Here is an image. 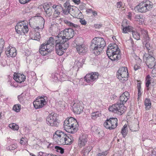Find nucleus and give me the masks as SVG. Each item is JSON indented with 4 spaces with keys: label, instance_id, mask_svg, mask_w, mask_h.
Instances as JSON below:
<instances>
[{
    "label": "nucleus",
    "instance_id": "423d86ee",
    "mask_svg": "<svg viewBox=\"0 0 156 156\" xmlns=\"http://www.w3.org/2000/svg\"><path fill=\"white\" fill-rule=\"evenodd\" d=\"M59 38L58 35L57 36L51 37H49L48 40L46 42L51 45L53 44V45L54 46L55 41L56 52L58 55H61L63 54L65 51L64 49L63 48L62 42H60V41H59V42H58L59 41H57L59 40Z\"/></svg>",
    "mask_w": 156,
    "mask_h": 156
},
{
    "label": "nucleus",
    "instance_id": "13d9d810",
    "mask_svg": "<svg viewBox=\"0 0 156 156\" xmlns=\"http://www.w3.org/2000/svg\"><path fill=\"white\" fill-rule=\"evenodd\" d=\"M102 24H95L94 27L96 28H99L102 26Z\"/></svg>",
    "mask_w": 156,
    "mask_h": 156
},
{
    "label": "nucleus",
    "instance_id": "a211bd4d",
    "mask_svg": "<svg viewBox=\"0 0 156 156\" xmlns=\"http://www.w3.org/2000/svg\"><path fill=\"white\" fill-rule=\"evenodd\" d=\"M46 103L45 99L42 97L36 99V100L33 102L34 106L36 109L43 107Z\"/></svg>",
    "mask_w": 156,
    "mask_h": 156
},
{
    "label": "nucleus",
    "instance_id": "864d4df0",
    "mask_svg": "<svg viewBox=\"0 0 156 156\" xmlns=\"http://www.w3.org/2000/svg\"><path fill=\"white\" fill-rule=\"evenodd\" d=\"M140 64H136L134 67V69L136 71L140 68Z\"/></svg>",
    "mask_w": 156,
    "mask_h": 156
},
{
    "label": "nucleus",
    "instance_id": "a18cd8bd",
    "mask_svg": "<svg viewBox=\"0 0 156 156\" xmlns=\"http://www.w3.org/2000/svg\"><path fill=\"white\" fill-rule=\"evenodd\" d=\"M17 147L16 144H13L10 145L8 148L10 150H13L16 149Z\"/></svg>",
    "mask_w": 156,
    "mask_h": 156
},
{
    "label": "nucleus",
    "instance_id": "6e6d98bb",
    "mask_svg": "<svg viewBox=\"0 0 156 156\" xmlns=\"http://www.w3.org/2000/svg\"><path fill=\"white\" fill-rule=\"evenodd\" d=\"M133 14L132 13L129 12L128 15H127V18L128 19H129L131 20L132 19V16Z\"/></svg>",
    "mask_w": 156,
    "mask_h": 156
},
{
    "label": "nucleus",
    "instance_id": "37998d69",
    "mask_svg": "<svg viewBox=\"0 0 156 156\" xmlns=\"http://www.w3.org/2000/svg\"><path fill=\"white\" fill-rule=\"evenodd\" d=\"M108 151H105L97 154L96 156H106L108 154Z\"/></svg>",
    "mask_w": 156,
    "mask_h": 156
},
{
    "label": "nucleus",
    "instance_id": "f8f14e48",
    "mask_svg": "<svg viewBox=\"0 0 156 156\" xmlns=\"http://www.w3.org/2000/svg\"><path fill=\"white\" fill-rule=\"evenodd\" d=\"M63 15L65 16L68 19H71L72 15L70 13L71 10H74L73 8V6L71 5L69 1H66L63 5Z\"/></svg>",
    "mask_w": 156,
    "mask_h": 156
},
{
    "label": "nucleus",
    "instance_id": "39448f33",
    "mask_svg": "<svg viewBox=\"0 0 156 156\" xmlns=\"http://www.w3.org/2000/svg\"><path fill=\"white\" fill-rule=\"evenodd\" d=\"M120 50L116 44H110L107 50V54L109 58L112 61L119 59L121 56Z\"/></svg>",
    "mask_w": 156,
    "mask_h": 156
},
{
    "label": "nucleus",
    "instance_id": "7c9ffc66",
    "mask_svg": "<svg viewBox=\"0 0 156 156\" xmlns=\"http://www.w3.org/2000/svg\"><path fill=\"white\" fill-rule=\"evenodd\" d=\"M127 125H125L122 128L121 133L123 137H125L127 134Z\"/></svg>",
    "mask_w": 156,
    "mask_h": 156
},
{
    "label": "nucleus",
    "instance_id": "bb28decb",
    "mask_svg": "<svg viewBox=\"0 0 156 156\" xmlns=\"http://www.w3.org/2000/svg\"><path fill=\"white\" fill-rule=\"evenodd\" d=\"M92 148V147L90 146L85 147L82 151V153L83 154V155L86 156L88 155Z\"/></svg>",
    "mask_w": 156,
    "mask_h": 156
},
{
    "label": "nucleus",
    "instance_id": "e433bc0d",
    "mask_svg": "<svg viewBox=\"0 0 156 156\" xmlns=\"http://www.w3.org/2000/svg\"><path fill=\"white\" fill-rule=\"evenodd\" d=\"M141 32L144 39L149 40V38L147 35V31L146 30H144L141 31Z\"/></svg>",
    "mask_w": 156,
    "mask_h": 156
},
{
    "label": "nucleus",
    "instance_id": "7ed1b4c3",
    "mask_svg": "<svg viewBox=\"0 0 156 156\" xmlns=\"http://www.w3.org/2000/svg\"><path fill=\"white\" fill-rule=\"evenodd\" d=\"M105 45V42L103 38L96 37L92 41L90 48L95 54L98 55L102 51Z\"/></svg>",
    "mask_w": 156,
    "mask_h": 156
},
{
    "label": "nucleus",
    "instance_id": "dca6fc26",
    "mask_svg": "<svg viewBox=\"0 0 156 156\" xmlns=\"http://www.w3.org/2000/svg\"><path fill=\"white\" fill-rule=\"evenodd\" d=\"M42 23L43 24L42 26H41L40 27H36L34 30L32 31L30 34V36L31 37V39L33 40L39 41L41 38V36L40 33L38 31H37V30L39 29H43L44 27V21L42 20Z\"/></svg>",
    "mask_w": 156,
    "mask_h": 156
},
{
    "label": "nucleus",
    "instance_id": "0e129e2a",
    "mask_svg": "<svg viewBox=\"0 0 156 156\" xmlns=\"http://www.w3.org/2000/svg\"><path fill=\"white\" fill-rule=\"evenodd\" d=\"M150 81L148 80L146 83L145 85L147 87H149L150 84Z\"/></svg>",
    "mask_w": 156,
    "mask_h": 156
},
{
    "label": "nucleus",
    "instance_id": "5701e85b",
    "mask_svg": "<svg viewBox=\"0 0 156 156\" xmlns=\"http://www.w3.org/2000/svg\"><path fill=\"white\" fill-rule=\"evenodd\" d=\"M76 49L79 54L83 55L87 52V48L84 44L79 45L76 44Z\"/></svg>",
    "mask_w": 156,
    "mask_h": 156
},
{
    "label": "nucleus",
    "instance_id": "ea45409f",
    "mask_svg": "<svg viewBox=\"0 0 156 156\" xmlns=\"http://www.w3.org/2000/svg\"><path fill=\"white\" fill-rule=\"evenodd\" d=\"M64 22L67 25L70 26V27H77V25L76 24H75L72 23L70 22L68 20H64Z\"/></svg>",
    "mask_w": 156,
    "mask_h": 156
},
{
    "label": "nucleus",
    "instance_id": "4c0bfd02",
    "mask_svg": "<svg viewBox=\"0 0 156 156\" xmlns=\"http://www.w3.org/2000/svg\"><path fill=\"white\" fill-rule=\"evenodd\" d=\"M9 127L13 130H17L19 129V126L15 123H12L9 124Z\"/></svg>",
    "mask_w": 156,
    "mask_h": 156
},
{
    "label": "nucleus",
    "instance_id": "c03bdc74",
    "mask_svg": "<svg viewBox=\"0 0 156 156\" xmlns=\"http://www.w3.org/2000/svg\"><path fill=\"white\" fill-rule=\"evenodd\" d=\"M27 139L26 138L22 137L20 140V144H21L24 145L27 143Z\"/></svg>",
    "mask_w": 156,
    "mask_h": 156
},
{
    "label": "nucleus",
    "instance_id": "49530a36",
    "mask_svg": "<svg viewBox=\"0 0 156 156\" xmlns=\"http://www.w3.org/2000/svg\"><path fill=\"white\" fill-rule=\"evenodd\" d=\"M46 13L48 16L51 15L52 13V11L51 8H48L46 11H45Z\"/></svg>",
    "mask_w": 156,
    "mask_h": 156
},
{
    "label": "nucleus",
    "instance_id": "c9c22d12",
    "mask_svg": "<svg viewBox=\"0 0 156 156\" xmlns=\"http://www.w3.org/2000/svg\"><path fill=\"white\" fill-rule=\"evenodd\" d=\"M54 148L57 152H59L61 154H62L64 153V149L60 147L59 146H55Z\"/></svg>",
    "mask_w": 156,
    "mask_h": 156
},
{
    "label": "nucleus",
    "instance_id": "c756f323",
    "mask_svg": "<svg viewBox=\"0 0 156 156\" xmlns=\"http://www.w3.org/2000/svg\"><path fill=\"white\" fill-rule=\"evenodd\" d=\"M101 116V114L100 112L96 111L91 113V117L93 119H95L98 117Z\"/></svg>",
    "mask_w": 156,
    "mask_h": 156
},
{
    "label": "nucleus",
    "instance_id": "e2e57ef3",
    "mask_svg": "<svg viewBox=\"0 0 156 156\" xmlns=\"http://www.w3.org/2000/svg\"><path fill=\"white\" fill-rule=\"evenodd\" d=\"M19 1L20 2L21 4H24L27 3V2H26V1H25V0H19Z\"/></svg>",
    "mask_w": 156,
    "mask_h": 156
},
{
    "label": "nucleus",
    "instance_id": "680f3d73",
    "mask_svg": "<svg viewBox=\"0 0 156 156\" xmlns=\"http://www.w3.org/2000/svg\"><path fill=\"white\" fill-rule=\"evenodd\" d=\"M80 21L82 25H85L87 23V22L85 21V20H80Z\"/></svg>",
    "mask_w": 156,
    "mask_h": 156
},
{
    "label": "nucleus",
    "instance_id": "58836bf2",
    "mask_svg": "<svg viewBox=\"0 0 156 156\" xmlns=\"http://www.w3.org/2000/svg\"><path fill=\"white\" fill-rule=\"evenodd\" d=\"M67 135L65 133V136L64 137H62L61 139H60L59 140H58V141H57V143L59 144H63L64 142V140L65 139Z\"/></svg>",
    "mask_w": 156,
    "mask_h": 156
},
{
    "label": "nucleus",
    "instance_id": "473e14b6",
    "mask_svg": "<svg viewBox=\"0 0 156 156\" xmlns=\"http://www.w3.org/2000/svg\"><path fill=\"white\" fill-rule=\"evenodd\" d=\"M132 33L133 37L135 39L137 40L140 39V35L139 33L134 30Z\"/></svg>",
    "mask_w": 156,
    "mask_h": 156
},
{
    "label": "nucleus",
    "instance_id": "69168bd1",
    "mask_svg": "<svg viewBox=\"0 0 156 156\" xmlns=\"http://www.w3.org/2000/svg\"><path fill=\"white\" fill-rule=\"evenodd\" d=\"M138 97H140L141 94V92L140 91V89L138 90Z\"/></svg>",
    "mask_w": 156,
    "mask_h": 156
},
{
    "label": "nucleus",
    "instance_id": "cd10ccee",
    "mask_svg": "<svg viewBox=\"0 0 156 156\" xmlns=\"http://www.w3.org/2000/svg\"><path fill=\"white\" fill-rule=\"evenodd\" d=\"M133 28L131 26L128 25L127 26L122 28V32L124 33H127L128 32L133 31Z\"/></svg>",
    "mask_w": 156,
    "mask_h": 156
},
{
    "label": "nucleus",
    "instance_id": "ddd939ff",
    "mask_svg": "<svg viewBox=\"0 0 156 156\" xmlns=\"http://www.w3.org/2000/svg\"><path fill=\"white\" fill-rule=\"evenodd\" d=\"M143 59L146 61V64L148 68L152 69L156 65V61L153 56L147 54L143 56Z\"/></svg>",
    "mask_w": 156,
    "mask_h": 156
},
{
    "label": "nucleus",
    "instance_id": "0eeeda50",
    "mask_svg": "<svg viewBox=\"0 0 156 156\" xmlns=\"http://www.w3.org/2000/svg\"><path fill=\"white\" fill-rule=\"evenodd\" d=\"M153 7L152 2L148 0H144L140 2L135 9L140 12H145L150 10Z\"/></svg>",
    "mask_w": 156,
    "mask_h": 156
},
{
    "label": "nucleus",
    "instance_id": "f03ea898",
    "mask_svg": "<svg viewBox=\"0 0 156 156\" xmlns=\"http://www.w3.org/2000/svg\"><path fill=\"white\" fill-rule=\"evenodd\" d=\"M74 34V31L73 29L69 28L61 31L58 34L59 38V40L57 41H60L62 42L63 48L64 49L65 51L69 46V43L67 41L73 37Z\"/></svg>",
    "mask_w": 156,
    "mask_h": 156
},
{
    "label": "nucleus",
    "instance_id": "c85d7f7f",
    "mask_svg": "<svg viewBox=\"0 0 156 156\" xmlns=\"http://www.w3.org/2000/svg\"><path fill=\"white\" fill-rule=\"evenodd\" d=\"M144 104L145 106L146 110H149L151 108V102L150 99L146 98L144 101Z\"/></svg>",
    "mask_w": 156,
    "mask_h": 156
},
{
    "label": "nucleus",
    "instance_id": "09e8293b",
    "mask_svg": "<svg viewBox=\"0 0 156 156\" xmlns=\"http://www.w3.org/2000/svg\"><path fill=\"white\" fill-rule=\"evenodd\" d=\"M4 42L3 39L1 38L0 39V49L2 50L4 46Z\"/></svg>",
    "mask_w": 156,
    "mask_h": 156
},
{
    "label": "nucleus",
    "instance_id": "6e6552de",
    "mask_svg": "<svg viewBox=\"0 0 156 156\" xmlns=\"http://www.w3.org/2000/svg\"><path fill=\"white\" fill-rule=\"evenodd\" d=\"M28 24V22L27 20H23L19 22L15 27L16 31L20 34L23 33L24 34L27 33L29 30Z\"/></svg>",
    "mask_w": 156,
    "mask_h": 156
},
{
    "label": "nucleus",
    "instance_id": "20e7f679",
    "mask_svg": "<svg viewBox=\"0 0 156 156\" xmlns=\"http://www.w3.org/2000/svg\"><path fill=\"white\" fill-rule=\"evenodd\" d=\"M79 125L76 120L73 117L67 118L64 121V127L69 133H74L78 129Z\"/></svg>",
    "mask_w": 156,
    "mask_h": 156
},
{
    "label": "nucleus",
    "instance_id": "f3484780",
    "mask_svg": "<svg viewBox=\"0 0 156 156\" xmlns=\"http://www.w3.org/2000/svg\"><path fill=\"white\" fill-rule=\"evenodd\" d=\"M88 141L87 135L85 134H82L80 135L78 141V146L80 147H82L85 146Z\"/></svg>",
    "mask_w": 156,
    "mask_h": 156
},
{
    "label": "nucleus",
    "instance_id": "412c9836",
    "mask_svg": "<svg viewBox=\"0 0 156 156\" xmlns=\"http://www.w3.org/2000/svg\"><path fill=\"white\" fill-rule=\"evenodd\" d=\"M13 79L17 82L21 83L26 79V76L23 74L14 73Z\"/></svg>",
    "mask_w": 156,
    "mask_h": 156
},
{
    "label": "nucleus",
    "instance_id": "1a4fd4ad",
    "mask_svg": "<svg viewBox=\"0 0 156 156\" xmlns=\"http://www.w3.org/2000/svg\"><path fill=\"white\" fill-rule=\"evenodd\" d=\"M46 42L41 44L39 48V52L42 55H45L51 52L53 50L54 46Z\"/></svg>",
    "mask_w": 156,
    "mask_h": 156
},
{
    "label": "nucleus",
    "instance_id": "9b49d317",
    "mask_svg": "<svg viewBox=\"0 0 156 156\" xmlns=\"http://www.w3.org/2000/svg\"><path fill=\"white\" fill-rule=\"evenodd\" d=\"M117 119L116 118H111L107 119L104 122L103 125L105 128L109 130L115 129L117 126Z\"/></svg>",
    "mask_w": 156,
    "mask_h": 156
},
{
    "label": "nucleus",
    "instance_id": "f704fd0d",
    "mask_svg": "<svg viewBox=\"0 0 156 156\" xmlns=\"http://www.w3.org/2000/svg\"><path fill=\"white\" fill-rule=\"evenodd\" d=\"M12 109L16 112H19L21 109V105L19 104L14 105Z\"/></svg>",
    "mask_w": 156,
    "mask_h": 156
},
{
    "label": "nucleus",
    "instance_id": "f257e3e1",
    "mask_svg": "<svg viewBox=\"0 0 156 156\" xmlns=\"http://www.w3.org/2000/svg\"><path fill=\"white\" fill-rule=\"evenodd\" d=\"M130 98L129 93L124 92L119 97V101L117 103L110 106L108 110L110 112L116 113L119 115H122L126 110V108L124 105Z\"/></svg>",
    "mask_w": 156,
    "mask_h": 156
},
{
    "label": "nucleus",
    "instance_id": "4468645a",
    "mask_svg": "<svg viewBox=\"0 0 156 156\" xmlns=\"http://www.w3.org/2000/svg\"><path fill=\"white\" fill-rule=\"evenodd\" d=\"M98 73L96 72L87 74L84 77L85 80L90 85L92 86L98 78Z\"/></svg>",
    "mask_w": 156,
    "mask_h": 156
},
{
    "label": "nucleus",
    "instance_id": "79ce46f5",
    "mask_svg": "<svg viewBox=\"0 0 156 156\" xmlns=\"http://www.w3.org/2000/svg\"><path fill=\"white\" fill-rule=\"evenodd\" d=\"M129 22L128 20H123L122 24V27L123 28L129 25Z\"/></svg>",
    "mask_w": 156,
    "mask_h": 156
},
{
    "label": "nucleus",
    "instance_id": "603ef678",
    "mask_svg": "<svg viewBox=\"0 0 156 156\" xmlns=\"http://www.w3.org/2000/svg\"><path fill=\"white\" fill-rule=\"evenodd\" d=\"M39 15H40V14H39ZM31 18L32 19H34L44 20V18L43 17H42L41 16L39 15L34 16V17H32Z\"/></svg>",
    "mask_w": 156,
    "mask_h": 156
},
{
    "label": "nucleus",
    "instance_id": "5fc2aeb1",
    "mask_svg": "<svg viewBox=\"0 0 156 156\" xmlns=\"http://www.w3.org/2000/svg\"><path fill=\"white\" fill-rule=\"evenodd\" d=\"M47 154L44 152H39L38 156H46Z\"/></svg>",
    "mask_w": 156,
    "mask_h": 156
},
{
    "label": "nucleus",
    "instance_id": "338daca9",
    "mask_svg": "<svg viewBox=\"0 0 156 156\" xmlns=\"http://www.w3.org/2000/svg\"><path fill=\"white\" fill-rule=\"evenodd\" d=\"M93 10H92V9H87L86 11L87 12H89V13H92V12H93Z\"/></svg>",
    "mask_w": 156,
    "mask_h": 156
},
{
    "label": "nucleus",
    "instance_id": "a878e982",
    "mask_svg": "<svg viewBox=\"0 0 156 156\" xmlns=\"http://www.w3.org/2000/svg\"><path fill=\"white\" fill-rule=\"evenodd\" d=\"M72 64L73 65L72 68L77 70H78L80 67H81L82 64V63L79 62V60L77 59L76 60L74 63L72 62Z\"/></svg>",
    "mask_w": 156,
    "mask_h": 156
},
{
    "label": "nucleus",
    "instance_id": "aec40b11",
    "mask_svg": "<svg viewBox=\"0 0 156 156\" xmlns=\"http://www.w3.org/2000/svg\"><path fill=\"white\" fill-rule=\"evenodd\" d=\"M6 55L8 57H15L16 55V50L14 47H8L5 51Z\"/></svg>",
    "mask_w": 156,
    "mask_h": 156
},
{
    "label": "nucleus",
    "instance_id": "9d476101",
    "mask_svg": "<svg viewBox=\"0 0 156 156\" xmlns=\"http://www.w3.org/2000/svg\"><path fill=\"white\" fill-rule=\"evenodd\" d=\"M47 124L51 126H57L59 125L58 122V115L55 113H52L49 115L46 119Z\"/></svg>",
    "mask_w": 156,
    "mask_h": 156
},
{
    "label": "nucleus",
    "instance_id": "bf43d9fd",
    "mask_svg": "<svg viewBox=\"0 0 156 156\" xmlns=\"http://www.w3.org/2000/svg\"><path fill=\"white\" fill-rule=\"evenodd\" d=\"M73 2L76 4L79 5L80 3V0H72Z\"/></svg>",
    "mask_w": 156,
    "mask_h": 156
},
{
    "label": "nucleus",
    "instance_id": "b1692460",
    "mask_svg": "<svg viewBox=\"0 0 156 156\" xmlns=\"http://www.w3.org/2000/svg\"><path fill=\"white\" fill-rule=\"evenodd\" d=\"M126 43L128 44V45L132 47V50L134 54H135L137 49L136 50V48H138V47H136V45H135L133 43V40L131 39H130L126 41Z\"/></svg>",
    "mask_w": 156,
    "mask_h": 156
},
{
    "label": "nucleus",
    "instance_id": "393cba45",
    "mask_svg": "<svg viewBox=\"0 0 156 156\" xmlns=\"http://www.w3.org/2000/svg\"><path fill=\"white\" fill-rule=\"evenodd\" d=\"M73 140V139L71 135L68 136L67 135L65 137L64 144H63L70 145L72 143Z\"/></svg>",
    "mask_w": 156,
    "mask_h": 156
},
{
    "label": "nucleus",
    "instance_id": "a19ab883",
    "mask_svg": "<svg viewBox=\"0 0 156 156\" xmlns=\"http://www.w3.org/2000/svg\"><path fill=\"white\" fill-rule=\"evenodd\" d=\"M146 41V43L145 44V46L147 48V50L149 51L151 48L152 47L150 45V44L149 43V40H145Z\"/></svg>",
    "mask_w": 156,
    "mask_h": 156
},
{
    "label": "nucleus",
    "instance_id": "2f4dec72",
    "mask_svg": "<svg viewBox=\"0 0 156 156\" xmlns=\"http://www.w3.org/2000/svg\"><path fill=\"white\" fill-rule=\"evenodd\" d=\"M19 101L20 103L23 104L25 101V95L23 93L21 95L18 97Z\"/></svg>",
    "mask_w": 156,
    "mask_h": 156
},
{
    "label": "nucleus",
    "instance_id": "de8ad7c7",
    "mask_svg": "<svg viewBox=\"0 0 156 156\" xmlns=\"http://www.w3.org/2000/svg\"><path fill=\"white\" fill-rule=\"evenodd\" d=\"M52 8L55 9V11L56 10V9H60V10H62V7L61 6L56 5H54L52 6Z\"/></svg>",
    "mask_w": 156,
    "mask_h": 156
},
{
    "label": "nucleus",
    "instance_id": "8fccbe9b",
    "mask_svg": "<svg viewBox=\"0 0 156 156\" xmlns=\"http://www.w3.org/2000/svg\"><path fill=\"white\" fill-rule=\"evenodd\" d=\"M63 8L62 7V9L61 10L60 9H56V10L55 11V13H56L57 14L59 15L60 14V13L61 12V14L63 15Z\"/></svg>",
    "mask_w": 156,
    "mask_h": 156
},
{
    "label": "nucleus",
    "instance_id": "4d7b16f0",
    "mask_svg": "<svg viewBox=\"0 0 156 156\" xmlns=\"http://www.w3.org/2000/svg\"><path fill=\"white\" fill-rule=\"evenodd\" d=\"M122 2H118L116 3V7L117 8H120L122 5Z\"/></svg>",
    "mask_w": 156,
    "mask_h": 156
},
{
    "label": "nucleus",
    "instance_id": "72a5a7b5",
    "mask_svg": "<svg viewBox=\"0 0 156 156\" xmlns=\"http://www.w3.org/2000/svg\"><path fill=\"white\" fill-rule=\"evenodd\" d=\"M61 80L62 81L69 80H70L69 81L71 82V83L72 84L73 83L71 81L73 80L72 79H70V78L67 76L65 74H63L62 75Z\"/></svg>",
    "mask_w": 156,
    "mask_h": 156
},
{
    "label": "nucleus",
    "instance_id": "052dcab7",
    "mask_svg": "<svg viewBox=\"0 0 156 156\" xmlns=\"http://www.w3.org/2000/svg\"><path fill=\"white\" fill-rule=\"evenodd\" d=\"M43 8H44L45 11H46L48 8H49L50 7L48 5H43Z\"/></svg>",
    "mask_w": 156,
    "mask_h": 156
},
{
    "label": "nucleus",
    "instance_id": "2eb2a0df",
    "mask_svg": "<svg viewBox=\"0 0 156 156\" xmlns=\"http://www.w3.org/2000/svg\"><path fill=\"white\" fill-rule=\"evenodd\" d=\"M128 76L127 69L126 67H122L118 71L117 76L118 79L122 81L126 80Z\"/></svg>",
    "mask_w": 156,
    "mask_h": 156
},
{
    "label": "nucleus",
    "instance_id": "6ab92c4d",
    "mask_svg": "<svg viewBox=\"0 0 156 156\" xmlns=\"http://www.w3.org/2000/svg\"><path fill=\"white\" fill-rule=\"evenodd\" d=\"M72 108L74 113L79 114L82 112L83 108L82 103L78 102L74 104Z\"/></svg>",
    "mask_w": 156,
    "mask_h": 156
},
{
    "label": "nucleus",
    "instance_id": "3c124183",
    "mask_svg": "<svg viewBox=\"0 0 156 156\" xmlns=\"http://www.w3.org/2000/svg\"><path fill=\"white\" fill-rule=\"evenodd\" d=\"M135 18L136 19L140 20V19H143V16L142 15L140 14H137L135 16Z\"/></svg>",
    "mask_w": 156,
    "mask_h": 156
},
{
    "label": "nucleus",
    "instance_id": "774afa93",
    "mask_svg": "<svg viewBox=\"0 0 156 156\" xmlns=\"http://www.w3.org/2000/svg\"><path fill=\"white\" fill-rule=\"evenodd\" d=\"M137 90L140 89V83H138L137 84Z\"/></svg>",
    "mask_w": 156,
    "mask_h": 156
},
{
    "label": "nucleus",
    "instance_id": "4be33fe9",
    "mask_svg": "<svg viewBox=\"0 0 156 156\" xmlns=\"http://www.w3.org/2000/svg\"><path fill=\"white\" fill-rule=\"evenodd\" d=\"M65 133L60 130L56 131L54 133L53 138L56 142L65 136Z\"/></svg>",
    "mask_w": 156,
    "mask_h": 156
}]
</instances>
